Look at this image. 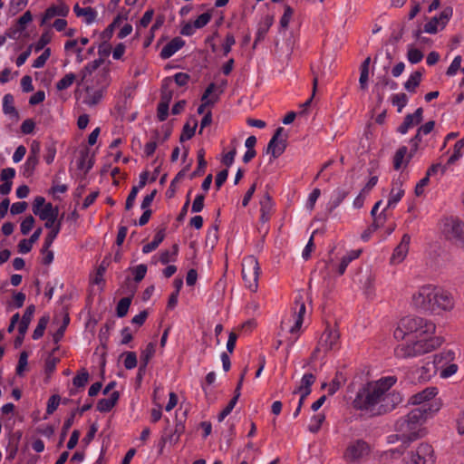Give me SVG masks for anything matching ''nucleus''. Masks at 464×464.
Listing matches in <instances>:
<instances>
[{
    "label": "nucleus",
    "mask_w": 464,
    "mask_h": 464,
    "mask_svg": "<svg viewBox=\"0 0 464 464\" xmlns=\"http://www.w3.org/2000/svg\"><path fill=\"white\" fill-rule=\"evenodd\" d=\"M411 305L422 313L440 314L454 309L455 298L450 290L428 284L412 294Z\"/></svg>",
    "instance_id": "3"
},
{
    "label": "nucleus",
    "mask_w": 464,
    "mask_h": 464,
    "mask_svg": "<svg viewBox=\"0 0 464 464\" xmlns=\"http://www.w3.org/2000/svg\"><path fill=\"white\" fill-rule=\"evenodd\" d=\"M204 199L205 197L202 194H198L195 197L194 201L192 203L191 211L193 213L200 212L204 208Z\"/></svg>",
    "instance_id": "63"
},
{
    "label": "nucleus",
    "mask_w": 464,
    "mask_h": 464,
    "mask_svg": "<svg viewBox=\"0 0 464 464\" xmlns=\"http://www.w3.org/2000/svg\"><path fill=\"white\" fill-rule=\"evenodd\" d=\"M440 379L446 380L459 372V353L458 349L444 348L432 355Z\"/></svg>",
    "instance_id": "6"
},
{
    "label": "nucleus",
    "mask_w": 464,
    "mask_h": 464,
    "mask_svg": "<svg viewBox=\"0 0 464 464\" xmlns=\"http://www.w3.org/2000/svg\"><path fill=\"white\" fill-rule=\"evenodd\" d=\"M370 451V445L366 441L356 440L348 444L343 452V459L348 462H359L368 456Z\"/></svg>",
    "instance_id": "10"
},
{
    "label": "nucleus",
    "mask_w": 464,
    "mask_h": 464,
    "mask_svg": "<svg viewBox=\"0 0 464 464\" xmlns=\"http://www.w3.org/2000/svg\"><path fill=\"white\" fill-rule=\"evenodd\" d=\"M211 18H212V15L208 12L201 14L193 22V26L196 27L197 30L201 29L210 22Z\"/></svg>",
    "instance_id": "51"
},
{
    "label": "nucleus",
    "mask_w": 464,
    "mask_h": 464,
    "mask_svg": "<svg viewBox=\"0 0 464 464\" xmlns=\"http://www.w3.org/2000/svg\"><path fill=\"white\" fill-rule=\"evenodd\" d=\"M412 157L408 152L406 146L400 147L393 157V168L396 170L405 169Z\"/></svg>",
    "instance_id": "23"
},
{
    "label": "nucleus",
    "mask_w": 464,
    "mask_h": 464,
    "mask_svg": "<svg viewBox=\"0 0 464 464\" xmlns=\"http://www.w3.org/2000/svg\"><path fill=\"white\" fill-rule=\"evenodd\" d=\"M185 45V41L180 37L170 40L160 51L162 59H169Z\"/></svg>",
    "instance_id": "22"
},
{
    "label": "nucleus",
    "mask_w": 464,
    "mask_h": 464,
    "mask_svg": "<svg viewBox=\"0 0 464 464\" xmlns=\"http://www.w3.org/2000/svg\"><path fill=\"white\" fill-rule=\"evenodd\" d=\"M3 111L11 117H17V111L14 106V97L9 93L3 98Z\"/></svg>",
    "instance_id": "37"
},
{
    "label": "nucleus",
    "mask_w": 464,
    "mask_h": 464,
    "mask_svg": "<svg viewBox=\"0 0 464 464\" xmlns=\"http://www.w3.org/2000/svg\"><path fill=\"white\" fill-rule=\"evenodd\" d=\"M33 212L38 216L40 219H47L53 218H58L59 208L53 206L52 203L45 202V198L43 197H37L33 203Z\"/></svg>",
    "instance_id": "13"
},
{
    "label": "nucleus",
    "mask_w": 464,
    "mask_h": 464,
    "mask_svg": "<svg viewBox=\"0 0 464 464\" xmlns=\"http://www.w3.org/2000/svg\"><path fill=\"white\" fill-rule=\"evenodd\" d=\"M28 365V353L22 352L19 356L18 364L16 366V374L19 376L24 375V372L27 370Z\"/></svg>",
    "instance_id": "49"
},
{
    "label": "nucleus",
    "mask_w": 464,
    "mask_h": 464,
    "mask_svg": "<svg viewBox=\"0 0 464 464\" xmlns=\"http://www.w3.org/2000/svg\"><path fill=\"white\" fill-rule=\"evenodd\" d=\"M284 129L279 127L267 145V153H270L274 158L279 157L285 150V140L280 139L281 133Z\"/></svg>",
    "instance_id": "19"
},
{
    "label": "nucleus",
    "mask_w": 464,
    "mask_h": 464,
    "mask_svg": "<svg viewBox=\"0 0 464 464\" xmlns=\"http://www.w3.org/2000/svg\"><path fill=\"white\" fill-rule=\"evenodd\" d=\"M339 346V333L336 330L327 328L322 334L314 355L316 356L320 353H326L337 350Z\"/></svg>",
    "instance_id": "11"
},
{
    "label": "nucleus",
    "mask_w": 464,
    "mask_h": 464,
    "mask_svg": "<svg viewBox=\"0 0 464 464\" xmlns=\"http://www.w3.org/2000/svg\"><path fill=\"white\" fill-rule=\"evenodd\" d=\"M124 367L128 370L134 369L137 366V356L134 352H127L124 353Z\"/></svg>",
    "instance_id": "54"
},
{
    "label": "nucleus",
    "mask_w": 464,
    "mask_h": 464,
    "mask_svg": "<svg viewBox=\"0 0 464 464\" xmlns=\"http://www.w3.org/2000/svg\"><path fill=\"white\" fill-rule=\"evenodd\" d=\"M119 396V392L113 391L108 395V397L99 400L97 403V411H99L100 412L110 411L117 403Z\"/></svg>",
    "instance_id": "27"
},
{
    "label": "nucleus",
    "mask_w": 464,
    "mask_h": 464,
    "mask_svg": "<svg viewBox=\"0 0 464 464\" xmlns=\"http://www.w3.org/2000/svg\"><path fill=\"white\" fill-rule=\"evenodd\" d=\"M76 79L74 73L70 72L65 74L61 80H59L56 83V88L58 91L65 90L72 85Z\"/></svg>",
    "instance_id": "44"
},
{
    "label": "nucleus",
    "mask_w": 464,
    "mask_h": 464,
    "mask_svg": "<svg viewBox=\"0 0 464 464\" xmlns=\"http://www.w3.org/2000/svg\"><path fill=\"white\" fill-rule=\"evenodd\" d=\"M362 253V250L360 249H355V250H351L349 252H347L343 257H342V260H341V263L338 266V274L339 275H343L348 265L354 259L358 258L360 256Z\"/></svg>",
    "instance_id": "31"
},
{
    "label": "nucleus",
    "mask_w": 464,
    "mask_h": 464,
    "mask_svg": "<svg viewBox=\"0 0 464 464\" xmlns=\"http://www.w3.org/2000/svg\"><path fill=\"white\" fill-rule=\"evenodd\" d=\"M315 382V376L313 373H304L301 379L300 384L294 393H303V398H306L311 393V386Z\"/></svg>",
    "instance_id": "28"
},
{
    "label": "nucleus",
    "mask_w": 464,
    "mask_h": 464,
    "mask_svg": "<svg viewBox=\"0 0 464 464\" xmlns=\"http://www.w3.org/2000/svg\"><path fill=\"white\" fill-rule=\"evenodd\" d=\"M306 307L303 298L300 296L295 300L289 315L282 320V328L286 329L292 335V343L300 336Z\"/></svg>",
    "instance_id": "7"
},
{
    "label": "nucleus",
    "mask_w": 464,
    "mask_h": 464,
    "mask_svg": "<svg viewBox=\"0 0 464 464\" xmlns=\"http://www.w3.org/2000/svg\"><path fill=\"white\" fill-rule=\"evenodd\" d=\"M370 57H367L363 63H362L361 65V68H360V79H359V83H360V86L362 89H366L367 88V82H368V79H369V66H370Z\"/></svg>",
    "instance_id": "38"
},
{
    "label": "nucleus",
    "mask_w": 464,
    "mask_h": 464,
    "mask_svg": "<svg viewBox=\"0 0 464 464\" xmlns=\"http://www.w3.org/2000/svg\"><path fill=\"white\" fill-rule=\"evenodd\" d=\"M403 180L398 179L392 184V189L387 201L386 208H393L404 196Z\"/></svg>",
    "instance_id": "21"
},
{
    "label": "nucleus",
    "mask_w": 464,
    "mask_h": 464,
    "mask_svg": "<svg viewBox=\"0 0 464 464\" xmlns=\"http://www.w3.org/2000/svg\"><path fill=\"white\" fill-rule=\"evenodd\" d=\"M50 56H51V49L45 48L44 50L43 53L34 61L33 67L34 68H43L44 66V64L46 63L47 60L50 58Z\"/></svg>",
    "instance_id": "53"
},
{
    "label": "nucleus",
    "mask_w": 464,
    "mask_h": 464,
    "mask_svg": "<svg viewBox=\"0 0 464 464\" xmlns=\"http://www.w3.org/2000/svg\"><path fill=\"white\" fill-rule=\"evenodd\" d=\"M260 267L254 256H246L242 261V277L245 285L252 292L256 291Z\"/></svg>",
    "instance_id": "9"
},
{
    "label": "nucleus",
    "mask_w": 464,
    "mask_h": 464,
    "mask_svg": "<svg viewBox=\"0 0 464 464\" xmlns=\"http://www.w3.org/2000/svg\"><path fill=\"white\" fill-rule=\"evenodd\" d=\"M321 195V190L319 188H314L308 196L306 208L312 211L315 206L317 199Z\"/></svg>",
    "instance_id": "62"
},
{
    "label": "nucleus",
    "mask_w": 464,
    "mask_h": 464,
    "mask_svg": "<svg viewBox=\"0 0 464 464\" xmlns=\"http://www.w3.org/2000/svg\"><path fill=\"white\" fill-rule=\"evenodd\" d=\"M464 151V138L458 140L453 148V153L448 159V164L451 165L459 160L463 156Z\"/></svg>",
    "instance_id": "39"
},
{
    "label": "nucleus",
    "mask_w": 464,
    "mask_h": 464,
    "mask_svg": "<svg viewBox=\"0 0 464 464\" xmlns=\"http://www.w3.org/2000/svg\"><path fill=\"white\" fill-rule=\"evenodd\" d=\"M409 143L411 148L410 150H408V152L411 157H414L419 152V150L423 149V140L416 134L413 138L410 140Z\"/></svg>",
    "instance_id": "46"
},
{
    "label": "nucleus",
    "mask_w": 464,
    "mask_h": 464,
    "mask_svg": "<svg viewBox=\"0 0 464 464\" xmlns=\"http://www.w3.org/2000/svg\"><path fill=\"white\" fill-rule=\"evenodd\" d=\"M34 225V218L32 216L26 217L21 223L20 228L23 235H27Z\"/></svg>",
    "instance_id": "61"
},
{
    "label": "nucleus",
    "mask_w": 464,
    "mask_h": 464,
    "mask_svg": "<svg viewBox=\"0 0 464 464\" xmlns=\"http://www.w3.org/2000/svg\"><path fill=\"white\" fill-rule=\"evenodd\" d=\"M88 380L89 373L86 371H82L72 379V383L76 387H83L88 382Z\"/></svg>",
    "instance_id": "59"
},
{
    "label": "nucleus",
    "mask_w": 464,
    "mask_h": 464,
    "mask_svg": "<svg viewBox=\"0 0 464 464\" xmlns=\"http://www.w3.org/2000/svg\"><path fill=\"white\" fill-rule=\"evenodd\" d=\"M394 338L401 341L395 350L398 358H416L430 353L443 343V338L436 335V324L426 318L406 316L398 324Z\"/></svg>",
    "instance_id": "1"
},
{
    "label": "nucleus",
    "mask_w": 464,
    "mask_h": 464,
    "mask_svg": "<svg viewBox=\"0 0 464 464\" xmlns=\"http://www.w3.org/2000/svg\"><path fill=\"white\" fill-rule=\"evenodd\" d=\"M70 13V7L64 3H59L49 6L44 13L41 25L46 24L53 17H66Z\"/></svg>",
    "instance_id": "17"
},
{
    "label": "nucleus",
    "mask_w": 464,
    "mask_h": 464,
    "mask_svg": "<svg viewBox=\"0 0 464 464\" xmlns=\"http://www.w3.org/2000/svg\"><path fill=\"white\" fill-rule=\"evenodd\" d=\"M236 44V40L233 34H227L225 41L222 44L223 56H227L232 49V46Z\"/></svg>",
    "instance_id": "57"
},
{
    "label": "nucleus",
    "mask_w": 464,
    "mask_h": 464,
    "mask_svg": "<svg viewBox=\"0 0 464 464\" xmlns=\"http://www.w3.org/2000/svg\"><path fill=\"white\" fill-rule=\"evenodd\" d=\"M410 244L411 236L404 234L390 257V264L392 266H397L405 260L409 253Z\"/></svg>",
    "instance_id": "16"
},
{
    "label": "nucleus",
    "mask_w": 464,
    "mask_h": 464,
    "mask_svg": "<svg viewBox=\"0 0 464 464\" xmlns=\"http://www.w3.org/2000/svg\"><path fill=\"white\" fill-rule=\"evenodd\" d=\"M53 33L50 30H46L42 33L39 39L33 44L29 45L30 49L34 50L35 53H38L45 48L47 44L52 42Z\"/></svg>",
    "instance_id": "30"
},
{
    "label": "nucleus",
    "mask_w": 464,
    "mask_h": 464,
    "mask_svg": "<svg viewBox=\"0 0 464 464\" xmlns=\"http://www.w3.org/2000/svg\"><path fill=\"white\" fill-rule=\"evenodd\" d=\"M324 420H325V416L322 413L314 415L311 418L310 424L308 426L309 431H311L313 433L317 432L320 430Z\"/></svg>",
    "instance_id": "45"
},
{
    "label": "nucleus",
    "mask_w": 464,
    "mask_h": 464,
    "mask_svg": "<svg viewBox=\"0 0 464 464\" xmlns=\"http://www.w3.org/2000/svg\"><path fill=\"white\" fill-rule=\"evenodd\" d=\"M396 382L397 378L391 375L368 382L357 393L354 406L373 414L392 411L402 401L399 392L391 391Z\"/></svg>",
    "instance_id": "2"
},
{
    "label": "nucleus",
    "mask_w": 464,
    "mask_h": 464,
    "mask_svg": "<svg viewBox=\"0 0 464 464\" xmlns=\"http://www.w3.org/2000/svg\"><path fill=\"white\" fill-rule=\"evenodd\" d=\"M39 150V147L36 149L32 148V153L27 157L25 163L24 164V174L26 176H30L34 169H35L38 163L37 151Z\"/></svg>",
    "instance_id": "32"
},
{
    "label": "nucleus",
    "mask_w": 464,
    "mask_h": 464,
    "mask_svg": "<svg viewBox=\"0 0 464 464\" xmlns=\"http://www.w3.org/2000/svg\"><path fill=\"white\" fill-rule=\"evenodd\" d=\"M179 253L178 245H173L172 250L162 251L160 255V262L163 265L174 262Z\"/></svg>",
    "instance_id": "40"
},
{
    "label": "nucleus",
    "mask_w": 464,
    "mask_h": 464,
    "mask_svg": "<svg viewBox=\"0 0 464 464\" xmlns=\"http://www.w3.org/2000/svg\"><path fill=\"white\" fill-rule=\"evenodd\" d=\"M155 343H150L146 345V347L141 351L140 353V371L145 369L150 362V360L153 357L155 353Z\"/></svg>",
    "instance_id": "35"
},
{
    "label": "nucleus",
    "mask_w": 464,
    "mask_h": 464,
    "mask_svg": "<svg viewBox=\"0 0 464 464\" xmlns=\"http://www.w3.org/2000/svg\"><path fill=\"white\" fill-rule=\"evenodd\" d=\"M236 155H237V147L233 146V148L228 152L224 154V156L222 158V163L224 165H226L227 167H230L235 160Z\"/></svg>",
    "instance_id": "64"
},
{
    "label": "nucleus",
    "mask_w": 464,
    "mask_h": 464,
    "mask_svg": "<svg viewBox=\"0 0 464 464\" xmlns=\"http://www.w3.org/2000/svg\"><path fill=\"white\" fill-rule=\"evenodd\" d=\"M445 236L459 247L464 248V223L458 219L447 220L444 224Z\"/></svg>",
    "instance_id": "12"
},
{
    "label": "nucleus",
    "mask_w": 464,
    "mask_h": 464,
    "mask_svg": "<svg viewBox=\"0 0 464 464\" xmlns=\"http://www.w3.org/2000/svg\"><path fill=\"white\" fill-rule=\"evenodd\" d=\"M217 86L215 83H210L201 97V102H209L214 104L218 100V95L215 94Z\"/></svg>",
    "instance_id": "43"
},
{
    "label": "nucleus",
    "mask_w": 464,
    "mask_h": 464,
    "mask_svg": "<svg viewBox=\"0 0 464 464\" xmlns=\"http://www.w3.org/2000/svg\"><path fill=\"white\" fill-rule=\"evenodd\" d=\"M165 238V231L164 229L159 230L151 242L146 244L142 247V253L143 254H149L152 251H154L164 240Z\"/></svg>",
    "instance_id": "34"
},
{
    "label": "nucleus",
    "mask_w": 464,
    "mask_h": 464,
    "mask_svg": "<svg viewBox=\"0 0 464 464\" xmlns=\"http://www.w3.org/2000/svg\"><path fill=\"white\" fill-rule=\"evenodd\" d=\"M441 408L442 401L436 400L428 405L413 409L396 421L395 429L402 437L409 440L422 437L425 434L424 423L428 419L434 417Z\"/></svg>",
    "instance_id": "4"
},
{
    "label": "nucleus",
    "mask_w": 464,
    "mask_h": 464,
    "mask_svg": "<svg viewBox=\"0 0 464 464\" xmlns=\"http://www.w3.org/2000/svg\"><path fill=\"white\" fill-rule=\"evenodd\" d=\"M434 126V121H427L426 123L418 128L416 135L422 139L424 135H428L433 130Z\"/></svg>",
    "instance_id": "56"
},
{
    "label": "nucleus",
    "mask_w": 464,
    "mask_h": 464,
    "mask_svg": "<svg viewBox=\"0 0 464 464\" xmlns=\"http://www.w3.org/2000/svg\"><path fill=\"white\" fill-rule=\"evenodd\" d=\"M416 372L420 382L430 381L438 374L434 359L431 357V359L428 358L422 361L421 365L417 368Z\"/></svg>",
    "instance_id": "18"
},
{
    "label": "nucleus",
    "mask_w": 464,
    "mask_h": 464,
    "mask_svg": "<svg viewBox=\"0 0 464 464\" xmlns=\"http://www.w3.org/2000/svg\"><path fill=\"white\" fill-rule=\"evenodd\" d=\"M436 454L433 447L425 442L411 449L402 459L404 464H434Z\"/></svg>",
    "instance_id": "8"
},
{
    "label": "nucleus",
    "mask_w": 464,
    "mask_h": 464,
    "mask_svg": "<svg viewBox=\"0 0 464 464\" xmlns=\"http://www.w3.org/2000/svg\"><path fill=\"white\" fill-rule=\"evenodd\" d=\"M421 77L422 73L420 71L411 72L404 83V89L409 92L414 93L421 82Z\"/></svg>",
    "instance_id": "33"
},
{
    "label": "nucleus",
    "mask_w": 464,
    "mask_h": 464,
    "mask_svg": "<svg viewBox=\"0 0 464 464\" xmlns=\"http://www.w3.org/2000/svg\"><path fill=\"white\" fill-rule=\"evenodd\" d=\"M423 110L422 108H418L414 113L408 114L405 116L403 122L398 127L397 130L401 134L404 135L408 132V130L415 126H417L423 118Z\"/></svg>",
    "instance_id": "20"
},
{
    "label": "nucleus",
    "mask_w": 464,
    "mask_h": 464,
    "mask_svg": "<svg viewBox=\"0 0 464 464\" xmlns=\"http://www.w3.org/2000/svg\"><path fill=\"white\" fill-rule=\"evenodd\" d=\"M348 191L342 188H337L333 190L330 195L329 201L326 204V209L332 212L347 197Z\"/></svg>",
    "instance_id": "25"
},
{
    "label": "nucleus",
    "mask_w": 464,
    "mask_h": 464,
    "mask_svg": "<svg viewBox=\"0 0 464 464\" xmlns=\"http://www.w3.org/2000/svg\"><path fill=\"white\" fill-rule=\"evenodd\" d=\"M82 82L85 86L83 103L95 106L103 99L111 83L110 71L99 69V63L94 61L88 63L82 71Z\"/></svg>",
    "instance_id": "5"
},
{
    "label": "nucleus",
    "mask_w": 464,
    "mask_h": 464,
    "mask_svg": "<svg viewBox=\"0 0 464 464\" xmlns=\"http://www.w3.org/2000/svg\"><path fill=\"white\" fill-rule=\"evenodd\" d=\"M293 14H294L293 9L290 6L286 5L285 7L284 14L280 19V25L282 28L285 29L288 27L289 23L292 19Z\"/></svg>",
    "instance_id": "60"
},
{
    "label": "nucleus",
    "mask_w": 464,
    "mask_h": 464,
    "mask_svg": "<svg viewBox=\"0 0 464 464\" xmlns=\"http://www.w3.org/2000/svg\"><path fill=\"white\" fill-rule=\"evenodd\" d=\"M462 58L460 55L455 56L450 65L449 66L446 73L449 76H454L461 66Z\"/></svg>",
    "instance_id": "55"
},
{
    "label": "nucleus",
    "mask_w": 464,
    "mask_h": 464,
    "mask_svg": "<svg viewBox=\"0 0 464 464\" xmlns=\"http://www.w3.org/2000/svg\"><path fill=\"white\" fill-rule=\"evenodd\" d=\"M407 59L411 63L415 64L423 59V53L419 49L410 46L407 52Z\"/></svg>",
    "instance_id": "47"
},
{
    "label": "nucleus",
    "mask_w": 464,
    "mask_h": 464,
    "mask_svg": "<svg viewBox=\"0 0 464 464\" xmlns=\"http://www.w3.org/2000/svg\"><path fill=\"white\" fill-rule=\"evenodd\" d=\"M438 394L439 389L435 386H430L411 395L409 399V403L412 405H421L422 407L436 400H440V398H436Z\"/></svg>",
    "instance_id": "15"
},
{
    "label": "nucleus",
    "mask_w": 464,
    "mask_h": 464,
    "mask_svg": "<svg viewBox=\"0 0 464 464\" xmlns=\"http://www.w3.org/2000/svg\"><path fill=\"white\" fill-rule=\"evenodd\" d=\"M130 271L134 276V280L136 282H140L146 276L147 266L144 264H140L130 268Z\"/></svg>",
    "instance_id": "52"
},
{
    "label": "nucleus",
    "mask_w": 464,
    "mask_h": 464,
    "mask_svg": "<svg viewBox=\"0 0 464 464\" xmlns=\"http://www.w3.org/2000/svg\"><path fill=\"white\" fill-rule=\"evenodd\" d=\"M453 14L452 8H444L439 16L432 17L424 24L423 31L428 34H436L444 29Z\"/></svg>",
    "instance_id": "14"
},
{
    "label": "nucleus",
    "mask_w": 464,
    "mask_h": 464,
    "mask_svg": "<svg viewBox=\"0 0 464 464\" xmlns=\"http://www.w3.org/2000/svg\"><path fill=\"white\" fill-rule=\"evenodd\" d=\"M131 300L130 297L121 298L117 304V315L123 317L127 314Z\"/></svg>",
    "instance_id": "48"
},
{
    "label": "nucleus",
    "mask_w": 464,
    "mask_h": 464,
    "mask_svg": "<svg viewBox=\"0 0 464 464\" xmlns=\"http://www.w3.org/2000/svg\"><path fill=\"white\" fill-rule=\"evenodd\" d=\"M260 220L265 223L270 219L274 208V203L268 194H265L260 199Z\"/></svg>",
    "instance_id": "26"
},
{
    "label": "nucleus",
    "mask_w": 464,
    "mask_h": 464,
    "mask_svg": "<svg viewBox=\"0 0 464 464\" xmlns=\"http://www.w3.org/2000/svg\"><path fill=\"white\" fill-rule=\"evenodd\" d=\"M48 323H49L48 315H44L39 319L37 326L33 333L32 337L34 340H38L44 335Z\"/></svg>",
    "instance_id": "42"
},
{
    "label": "nucleus",
    "mask_w": 464,
    "mask_h": 464,
    "mask_svg": "<svg viewBox=\"0 0 464 464\" xmlns=\"http://www.w3.org/2000/svg\"><path fill=\"white\" fill-rule=\"evenodd\" d=\"M61 227H62V223H61V221H59L57 223L56 228L53 230H50L49 233L47 234V236L45 237L44 242V246L51 247L52 244L53 243V241L57 237L58 234L60 233Z\"/></svg>",
    "instance_id": "50"
},
{
    "label": "nucleus",
    "mask_w": 464,
    "mask_h": 464,
    "mask_svg": "<svg viewBox=\"0 0 464 464\" xmlns=\"http://www.w3.org/2000/svg\"><path fill=\"white\" fill-rule=\"evenodd\" d=\"M169 101L170 96L163 93L158 106V118L161 121H165L168 117Z\"/></svg>",
    "instance_id": "36"
},
{
    "label": "nucleus",
    "mask_w": 464,
    "mask_h": 464,
    "mask_svg": "<svg viewBox=\"0 0 464 464\" xmlns=\"http://www.w3.org/2000/svg\"><path fill=\"white\" fill-rule=\"evenodd\" d=\"M386 208L381 212L377 217L373 218V223L370 227L371 231H376L378 228L382 227L386 221V215L384 212L386 211Z\"/></svg>",
    "instance_id": "58"
},
{
    "label": "nucleus",
    "mask_w": 464,
    "mask_h": 464,
    "mask_svg": "<svg viewBox=\"0 0 464 464\" xmlns=\"http://www.w3.org/2000/svg\"><path fill=\"white\" fill-rule=\"evenodd\" d=\"M35 311L34 305H29L18 324V332L22 337L25 334Z\"/></svg>",
    "instance_id": "29"
},
{
    "label": "nucleus",
    "mask_w": 464,
    "mask_h": 464,
    "mask_svg": "<svg viewBox=\"0 0 464 464\" xmlns=\"http://www.w3.org/2000/svg\"><path fill=\"white\" fill-rule=\"evenodd\" d=\"M393 106L397 107L398 112H401L402 109L407 105L409 99L403 92L395 93L391 98Z\"/></svg>",
    "instance_id": "41"
},
{
    "label": "nucleus",
    "mask_w": 464,
    "mask_h": 464,
    "mask_svg": "<svg viewBox=\"0 0 464 464\" xmlns=\"http://www.w3.org/2000/svg\"><path fill=\"white\" fill-rule=\"evenodd\" d=\"M73 12L77 17H82L86 24H92L97 18V11L91 7H81L79 4H75L73 6Z\"/></svg>",
    "instance_id": "24"
}]
</instances>
